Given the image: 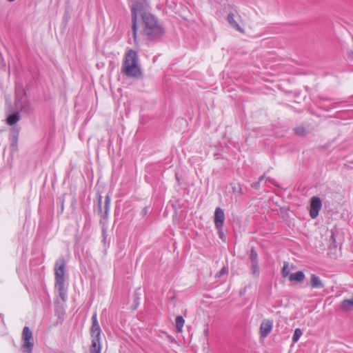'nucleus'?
Segmentation results:
<instances>
[{"mask_svg":"<svg viewBox=\"0 0 353 353\" xmlns=\"http://www.w3.org/2000/svg\"><path fill=\"white\" fill-rule=\"evenodd\" d=\"M141 19V34L145 37V39L150 42H157L161 40L165 33V30L157 18L150 13H143Z\"/></svg>","mask_w":353,"mask_h":353,"instance_id":"obj_1","label":"nucleus"},{"mask_svg":"<svg viewBox=\"0 0 353 353\" xmlns=\"http://www.w3.org/2000/svg\"><path fill=\"white\" fill-rule=\"evenodd\" d=\"M121 72L129 77H141L142 74L138 65V54L135 50L130 49L125 53Z\"/></svg>","mask_w":353,"mask_h":353,"instance_id":"obj_2","label":"nucleus"},{"mask_svg":"<svg viewBox=\"0 0 353 353\" xmlns=\"http://www.w3.org/2000/svg\"><path fill=\"white\" fill-rule=\"evenodd\" d=\"M67 260L63 256H61L54 263V276H55V288L58 290L59 296L63 301L65 300L66 296V290L65 288V272Z\"/></svg>","mask_w":353,"mask_h":353,"instance_id":"obj_3","label":"nucleus"},{"mask_svg":"<svg viewBox=\"0 0 353 353\" xmlns=\"http://www.w3.org/2000/svg\"><path fill=\"white\" fill-rule=\"evenodd\" d=\"M130 10L132 16V37L134 41H137V17L138 14L142 16L143 13H148L145 12L146 8L148 6V0H130Z\"/></svg>","mask_w":353,"mask_h":353,"instance_id":"obj_4","label":"nucleus"},{"mask_svg":"<svg viewBox=\"0 0 353 353\" xmlns=\"http://www.w3.org/2000/svg\"><path fill=\"white\" fill-rule=\"evenodd\" d=\"M97 199V212L101 214V219H100V224L102 225V233L104 236L106 233L107 227L106 224L108 223V214H109V210H110V196L109 194H107L105 197V201H104V206L103 209L104 211L103 212L102 210V196L100 193H97L96 196Z\"/></svg>","mask_w":353,"mask_h":353,"instance_id":"obj_5","label":"nucleus"},{"mask_svg":"<svg viewBox=\"0 0 353 353\" xmlns=\"http://www.w3.org/2000/svg\"><path fill=\"white\" fill-rule=\"evenodd\" d=\"M34 346L32 331L28 327H23V353H31Z\"/></svg>","mask_w":353,"mask_h":353,"instance_id":"obj_6","label":"nucleus"},{"mask_svg":"<svg viewBox=\"0 0 353 353\" xmlns=\"http://www.w3.org/2000/svg\"><path fill=\"white\" fill-rule=\"evenodd\" d=\"M322 207V202L319 197L313 196L310 200V215L312 219L318 216L320 210Z\"/></svg>","mask_w":353,"mask_h":353,"instance_id":"obj_7","label":"nucleus"},{"mask_svg":"<svg viewBox=\"0 0 353 353\" xmlns=\"http://www.w3.org/2000/svg\"><path fill=\"white\" fill-rule=\"evenodd\" d=\"M273 327V320L264 319L262 321L260 329L259 334L261 338H265L271 332Z\"/></svg>","mask_w":353,"mask_h":353,"instance_id":"obj_8","label":"nucleus"},{"mask_svg":"<svg viewBox=\"0 0 353 353\" xmlns=\"http://www.w3.org/2000/svg\"><path fill=\"white\" fill-rule=\"evenodd\" d=\"M225 221V214L223 210L220 208L217 207L214 212V223L216 228L218 230L223 229V226Z\"/></svg>","mask_w":353,"mask_h":353,"instance_id":"obj_9","label":"nucleus"},{"mask_svg":"<svg viewBox=\"0 0 353 353\" xmlns=\"http://www.w3.org/2000/svg\"><path fill=\"white\" fill-rule=\"evenodd\" d=\"M19 135V130L12 127L10 134V148L12 152L18 150Z\"/></svg>","mask_w":353,"mask_h":353,"instance_id":"obj_10","label":"nucleus"},{"mask_svg":"<svg viewBox=\"0 0 353 353\" xmlns=\"http://www.w3.org/2000/svg\"><path fill=\"white\" fill-rule=\"evenodd\" d=\"M92 327L90 334L92 338H101V328L97 318V313L94 312L92 316Z\"/></svg>","mask_w":353,"mask_h":353,"instance_id":"obj_11","label":"nucleus"},{"mask_svg":"<svg viewBox=\"0 0 353 353\" xmlns=\"http://www.w3.org/2000/svg\"><path fill=\"white\" fill-rule=\"evenodd\" d=\"M20 119V115L19 112H15L14 113H11L10 112H8V117L6 119L7 123L10 125H15Z\"/></svg>","mask_w":353,"mask_h":353,"instance_id":"obj_12","label":"nucleus"},{"mask_svg":"<svg viewBox=\"0 0 353 353\" xmlns=\"http://www.w3.org/2000/svg\"><path fill=\"white\" fill-rule=\"evenodd\" d=\"M310 286L312 288H323L324 285L320 278L314 274L311 275Z\"/></svg>","mask_w":353,"mask_h":353,"instance_id":"obj_13","label":"nucleus"},{"mask_svg":"<svg viewBox=\"0 0 353 353\" xmlns=\"http://www.w3.org/2000/svg\"><path fill=\"white\" fill-rule=\"evenodd\" d=\"M101 338H92L90 346V353H101V345L100 343Z\"/></svg>","mask_w":353,"mask_h":353,"instance_id":"obj_14","label":"nucleus"},{"mask_svg":"<svg viewBox=\"0 0 353 353\" xmlns=\"http://www.w3.org/2000/svg\"><path fill=\"white\" fill-rule=\"evenodd\" d=\"M305 279V274L302 271H297L296 272L292 273L289 275V280L290 281H296L301 283Z\"/></svg>","mask_w":353,"mask_h":353,"instance_id":"obj_15","label":"nucleus"},{"mask_svg":"<svg viewBox=\"0 0 353 353\" xmlns=\"http://www.w3.org/2000/svg\"><path fill=\"white\" fill-rule=\"evenodd\" d=\"M227 21L232 28H235L236 30L240 32H242V28L234 20V14L232 12L228 14L227 17Z\"/></svg>","mask_w":353,"mask_h":353,"instance_id":"obj_16","label":"nucleus"},{"mask_svg":"<svg viewBox=\"0 0 353 353\" xmlns=\"http://www.w3.org/2000/svg\"><path fill=\"white\" fill-rule=\"evenodd\" d=\"M341 309H353V296L350 299H344L341 302Z\"/></svg>","mask_w":353,"mask_h":353,"instance_id":"obj_17","label":"nucleus"},{"mask_svg":"<svg viewBox=\"0 0 353 353\" xmlns=\"http://www.w3.org/2000/svg\"><path fill=\"white\" fill-rule=\"evenodd\" d=\"M185 323V320L182 316H178L176 318V328L177 332H181L183 327Z\"/></svg>","mask_w":353,"mask_h":353,"instance_id":"obj_18","label":"nucleus"},{"mask_svg":"<svg viewBox=\"0 0 353 353\" xmlns=\"http://www.w3.org/2000/svg\"><path fill=\"white\" fill-rule=\"evenodd\" d=\"M259 256L258 254L254 249V248H252L250 254H249V260L250 263H259Z\"/></svg>","mask_w":353,"mask_h":353,"instance_id":"obj_19","label":"nucleus"},{"mask_svg":"<svg viewBox=\"0 0 353 353\" xmlns=\"http://www.w3.org/2000/svg\"><path fill=\"white\" fill-rule=\"evenodd\" d=\"M250 270L252 276L258 278L260 275L259 263H251Z\"/></svg>","mask_w":353,"mask_h":353,"instance_id":"obj_20","label":"nucleus"},{"mask_svg":"<svg viewBox=\"0 0 353 353\" xmlns=\"http://www.w3.org/2000/svg\"><path fill=\"white\" fill-rule=\"evenodd\" d=\"M303 332H302V330L299 328H296L295 330H294V334L292 336V342L294 343H296L300 337L301 336Z\"/></svg>","mask_w":353,"mask_h":353,"instance_id":"obj_21","label":"nucleus"},{"mask_svg":"<svg viewBox=\"0 0 353 353\" xmlns=\"http://www.w3.org/2000/svg\"><path fill=\"white\" fill-rule=\"evenodd\" d=\"M288 263L285 261L284 263H283V267L281 270V274H282V276L285 278L287 276L289 277V275H290V270L288 268Z\"/></svg>","mask_w":353,"mask_h":353,"instance_id":"obj_22","label":"nucleus"},{"mask_svg":"<svg viewBox=\"0 0 353 353\" xmlns=\"http://www.w3.org/2000/svg\"><path fill=\"white\" fill-rule=\"evenodd\" d=\"M23 115L25 114H30L32 112V106L30 105V103H24L23 102Z\"/></svg>","mask_w":353,"mask_h":353,"instance_id":"obj_23","label":"nucleus"},{"mask_svg":"<svg viewBox=\"0 0 353 353\" xmlns=\"http://www.w3.org/2000/svg\"><path fill=\"white\" fill-rule=\"evenodd\" d=\"M20 91H21V87L20 85L18 83L16 84V88H15V92H16V97L17 99L20 101L21 100V95H20Z\"/></svg>","mask_w":353,"mask_h":353,"instance_id":"obj_24","label":"nucleus"},{"mask_svg":"<svg viewBox=\"0 0 353 353\" xmlns=\"http://www.w3.org/2000/svg\"><path fill=\"white\" fill-rule=\"evenodd\" d=\"M227 272V268L225 267H223L216 274V277H221L223 274Z\"/></svg>","mask_w":353,"mask_h":353,"instance_id":"obj_25","label":"nucleus"},{"mask_svg":"<svg viewBox=\"0 0 353 353\" xmlns=\"http://www.w3.org/2000/svg\"><path fill=\"white\" fill-rule=\"evenodd\" d=\"M134 309H136L138 306H139V298L138 296H137V293H135L134 294Z\"/></svg>","mask_w":353,"mask_h":353,"instance_id":"obj_26","label":"nucleus"},{"mask_svg":"<svg viewBox=\"0 0 353 353\" xmlns=\"http://www.w3.org/2000/svg\"><path fill=\"white\" fill-rule=\"evenodd\" d=\"M260 182L258 181L256 182H254L251 184V187L254 189L259 190L260 188Z\"/></svg>","mask_w":353,"mask_h":353,"instance_id":"obj_27","label":"nucleus"},{"mask_svg":"<svg viewBox=\"0 0 353 353\" xmlns=\"http://www.w3.org/2000/svg\"><path fill=\"white\" fill-rule=\"evenodd\" d=\"M64 202H65L64 196H62V197L61 198V212H63L64 210Z\"/></svg>","mask_w":353,"mask_h":353,"instance_id":"obj_28","label":"nucleus"},{"mask_svg":"<svg viewBox=\"0 0 353 353\" xmlns=\"http://www.w3.org/2000/svg\"><path fill=\"white\" fill-rule=\"evenodd\" d=\"M304 130H304V128H301V129L297 128V129H296V134H302V133L304 132Z\"/></svg>","mask_w":353,"mask_h":353,"instance_id":"obj_29","label":"nucleus"},{"mask_svg":"<svg viewBox=\"0 0 353 353\" xmlns=\"http://www.w3.org/2000/svg\"><path fill=\"white\" fill-rule=\"evenodd\" d=\"M218 232H219V237H220L221 239H223V229H222V230H221V232H220V230H218Z\"/></svg>","mask_w":353,"mask_h":353,"instance_id":"obj_30","label":"nucleus"},{"mask_svg":"<svg viewBox=\"0 0 353 353\" xmlns=\"http://www.w3.org/2000/svg\"><path fill=\"white\" fill-rule=\"evenodd\" d=\"M265 178V174H263L262 176H261L259 178V181L261 183L264 179Z\"/></svg>","mask_w":353,"mask_h":353,"instance_id":"obj_31","label":"nucleus"},{"mask_svg":"<svg viewBox=\"0 0 353 353\" xmlns=\"http://www.w3.org/2000/svg\"><path fill=\"white\" fill-rule=\"evenodd\" d=\"M76 203H77V200H76V199H75V198H73V201H72V207H73L74 208V205H75Z\"/></svg>","mask_w":353,"mask_h":353,"instance_id":"obj_32","label":"nucleus"},{"mask_svg":"<svg viewBox=\"0 0 353 353\" xmlns=\"http://www.w3.org/2000/svg\"><path fill=\"white\" fill-rule=\"evenodd\" d=\"M147 211H148V208L147 207H145L143 209V213L144 214H145L147 213Z\"/></svg>","mask_w":353,"mask_h":353,"instance_id":"obj_33","label":"nucleus"},{"mask_svg":"<svg viewBox=\"0 0 353 353\" xmlns=\"http://www.w3.org/2000/svg\"><path fill=\"white\" fill-rule=\"evenodd\" d=\"M271 183L275 185V183L273 179H271L270 178L267 179Z\"/></svg>","mask_w":353,"mask_h":353,"instance_id":"obj_34","label":"nucleus"},{"mask_svg":"<svg viewBox=\"0 0 353 353\" xmlns=\"http://www.w3.org/2000/svg\"><path fill=\"white\" fill-rule=\"evenodd\" d=\"M233 191H234H234H236V188H235V187H234V188H233Z\"/></svg>","mask_w":353,"mask_h":353,"instance_id":"obj_35","label":"nucleus"},{"mask_svg":"<svg viewBox=\"0 0 353 353\" xmlns=\"http://www.w3.org/2000/svg\"><path fill=\"white\" fill-rule=\"evenodd\" d=\"M233 191H234H234H236V188H235V187H234V188H233Z\"/></svg>","mask_w":353,"mask_h":353,"instance_id":"obj_36","label":"nucleus"},{"mask_svg":"<svg viewBox=\"0 0 353 353\" xmlns=\"http://www.w3.org/2000/svg\"><path fill=\"white\" fill-rule=\"evenodd\" d=\"M17 273L19 274V269H18V268H17Z\"/></svg>","mask_w":353,"mask_h":353,"instance_id":"obj_37","label":"nucleus"}]
</instances>
